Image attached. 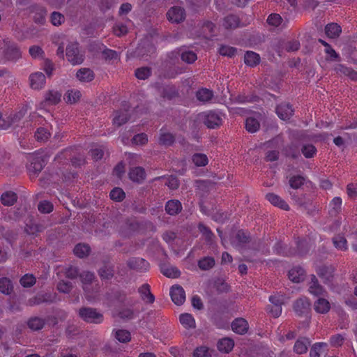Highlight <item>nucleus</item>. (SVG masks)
<instances>
[{
	"label": "nucleus",
	"instance_id": "nucleus-53",
	"mask_svg": "<svg viewBox=\"0 0 357 357\" xmlns=\"http://www.w3.org/2000/svg\"><path fill=\"white\" fill-rule=\"evenodd\" d=\"M50 136V133L45 128L40 127L35 132V137L38 142H46Z\"/></svg>",
	"mask_w": 357,
	"mask_h": 357
},
{
	"label": "nucleus",
	"instance_id": "nucleus-13",
	"mask_svg": "<svg viewBox=\"0 0 357 357\" xmlns=\"http://www.w3.org/2000/svg\"><path fill=\"white\" fill-rule=\"evenodd\" d=\"M294 112L291 105L287 102H282L276 107L278 116L284 121L289 119L293 116Z\"/></svg>",
	"mask_w": 357,
	"mask_h": 357
},
{
	"label": "nucleus",
	"instance_id": "nucleus-42",
	"mask_svg": "<svg viewBox=\"0 0 357 357\" xmlns=\"http://www.w3.org/2000/svg\"><path fill=\"white\" fill-rule=\"evenodd\" d=\"M175 142V136L170 132H160L159 137V144L160 145L170 146Z\"/></svg>",
	"mask_w": 357,
	"mask_h": 357
},
{
	"label": "nucleus",
	"instance_id": "nucleus-28",
	"mask_svg": "<svg viewBox=\"0 0 357 357\" xmlns=\"http://www.w3.org/2000/svg\"><path fill=\"white\" fill-rule=\"evenodd\" d=\"M234 340L229 337H224L220 340L217 345L218 350L225 354L229 353L234 348Z\"/></svg>",
	"mask_w": 357,
	"mask_h": 357
},
{
	"label": "nucleus",
	"instance_id": "nucleus-48",
	"mask_svg": "<svg viewBox=\"0 0 357 357\" xmlns=\"http://www.w3.org/2000/svg\"><path fill=\"white\" fill-rule=\"evenodd\" d=\"M192 160L197 167L206 166L208 162L206 155L199 153L193 154Z\"/></svg>",
	"mask_w": 357,
	"mask_h": 357
},
{
	"label": "nucleus",
	"instance_id": "nucleus-20",
	"mask_svg": "<svg viewBox=\"0 0 357 357\" xmlns=\"http://www.w3.org/2000/svg\"><path fill=\"white\" fill-rule=\"evenodd\" d=\"M165 211L170 215H176L182 211V204L177 199H171L165 204Z\"/></svg>",
	"mask_w": 357,
	"mask_h": 357
},
{
	"label": "nucleus",
	"instance_id": "nucleus-21",
	"mask_svg": "<svg viewBox=\"0 0 357 357\" xmlns=\"http://www.w3.org/2000/svg\"><path fill=\"white\" fill-rule=\"evenodd\" d=\"M335 72L340 75H346L352 80H357V72L343 64L338 63L334 67Z\"/></svg>",
	"mask_w": 357,
	"mask_h": 357
},
{
	"label": "nucleus",
	"instance_id": "nucleus-34",
	"mask_svg": "<svg viewBox=\"0 0 357 357\" xmlns=\"http://www.w3.org/2000/svg\"><path fill=\"white\" fill-rule=\"evenodd\" d=\"M342 199L340 197H334L330 203L331 209L329 214L331 216H337L342 210Z\"/></svg>",
	"mask_w": 357,
	"mask_h": 357
},
{
	"label": "nucleus",
	"instance_id": "nucleus-61",
	"mask_svg": "<svg viewBox=\"0 0 357 357\" xmlns=\"http://www.w3.org/2000/svg\"><path fill=\"white\" fill-rule=\"evenodd\" d=\"M236 52V48L227 46V45H221L219 48V53L222 56H227L229 57H232L235 55Z\"/></svg>",
	"mask_w": 357,
	"mask_h": 357
},
{
	"label": "nucleus",
	"instance_id": "nucleus-54",
	"mask_svg": "<svg viewBox=\"0 0 357 357\" xmlns=\"http://www.w3.org/2000/svg\"><path fill=\"white\" fill-rule=\"evenodd\" d=\"M305 178L302 176H293L289 178V183L291 188L294 189L300 188L305 183Z\"/></svg>",
	"mask_w": 357,
	"mask_h": 357
},
{
	"label": "nucleus",
	"instance_id": "nucleus-4",
	"mask_svg": "<svg viewBox=\"0 0 357 357\" xmlns=\"http://www.w3.org/2000/svg\"><path fill=\"white\" fill-rule=\"evenodd\" d=\"M155 51V47L153 42L149 38H144L140 41L133 52V56L143 59L153 54Z\"/></svg>",
	"mask_w": 357,
	"mask_h": 357
},
{
	"label": "nucleus",
	"instance_id": "nucleus-7",
	"mask_svg": "<svg viewBox=\"0 0 357 357\" xmlns=\"http://www.w3.org/2000/svg\"><path fill=\"white\" fill-rule=\"evenodd\" d=\"M167 17L172 23H181L185 19V9L179 6H174L169 9Z\"/></svg>",
	"mask_w": 357,
	"mask_h": 357
},
{
	"label": "nucleus",
	"instance_id": "nucleus-62",
	"mask_svg": "<svg viewBox=\"0 0 357 357\" xmlns=\"http://www.w3.org/2000/svg\"><path fill=\"white\" fill-rule=\"evenodd\" d=\"M113 32L116 36L121 37L128 33V28L122 23H116L113 26Z\"/></svg>",
	"mask_w": 357,
	"mask_h": 357
},
{
	"label": "nucleus",
	"instance_id": "nucleus-10",
	"mask_svg": "<svg viewBox=\"0 0 357 357\" xmlns=\"http://www.w3.org/2000/svg\"><path fill=\"white\" fill-rule=\"evenodd\" d=\"M61 93L56 90H48L41 105L43 107L56 105L61 101Z\"/></svg>",
	"mask_w": 357,
	"mask_h": 357
},
{
	"label": "nucleus",
	"instance_id": "nucleus-14",
	"mask_svg": "<svg viewBox=\"0 0 357 357\" xmlns=\"http://www.w3.org/2000/svg\"><path fill=\"white\" fill-rule=\"evenodd\" d=\"M30 10L33 13V21L38 24H44L45 22V16L47 10L44 7L33 5L30 7Z\"/></svg>",
	"mask_w": 357,
	"mask_h": 357
},
{
	"label": "nucleus",
	"instance_id": "nucleus-11",
	"mask_svg": "<svg viewBox=\"0 0 357 357\" xmlns=\"http://www.w3.org/2000/svg\"><path fill=\"white\" fill-rule=\"evenodd\" d=\"M29 81L31 89L39 90L45 86L46 79L43 73L36 72L30 75Z\"/></svg>",
	"mask_w": 357,
	"mask_h": 357
},
{
	"label": "nucleus",
	"instance_id": "nucleus-59",
	"mask_svg": "<svg viewBox=\"0 0 357 357\" xmlns=\"http://www.w3.org/2000/svg\"><path fill=\"white\" fill-rule=\"evenodd\" d=\"M67 97V102L70 104L75 103L78 101L81 97V93L79 91H68L65 95Z\"/></svg>",
	"mask_w": 357,
	"mask_h": 357
},
{
	"label": "nucleus",
	"instance_id": "nucleus-39",
	"mask_svg": "<svg viewBox=\"0 0 357 357\" xmlns=\"http://www.w3.org/2000/svg\"><path fill=\"white\" fill-rule=\"evenodd\" d=\"M13 291L11 280L6 277L0 279V291L5 295H10Z\"/></svg>",
	"mask_w": 357,
	"mask_h": 357
},
{
	"label": "nucleus",
	"instance_id": "nucleus-44",
	"mask_svg": "<svg viewBox=\"0 0 357 357\" xmlns=\"http://www.w3.org/2000/svg\"><path fill=\"white\" fill-rule=\"evenodd\" d=\"M215 266V259L212 257H204L198 261V266L201 270L207 271Z\"/></svg>",
	"mask_w": 357,
	"mask_h": 357
},
{
	"label": "nucleus",
	"instance_id": "nucleus-24",
	"mask_svg": "<svg viewBox=\"0 0 357 357\" xmlns=\"http://www.w3.org/2000/svg\"><path fill=\"white\" fill-rule=\"evenodd\" d=\"M129 178L133 182L141 183L146 178V172L144 168L136 167L132 168L129 172Z\"/></svg>",
	"mask_w": 357,
	"mask_h": 357
},
{
	"label": "nucleus",
	"instance_id": "nucleus-37",
	"mask_svg": "<svg viewBox=\"0 0 357 357\" xmlns=\"http://www.w3.org/2000/svg\"><path fill=\"white\" fill-rule=\"evenodd\" d=\"M91 251L90 247L87 244L78 243L73 249L74 254L79 258L87 257Z\"/></svg>",
	"mask_w": 357,
	"mask_h": 357
},
{
	"label": "nucleus",
	"instance_id": "nucleus-23",
	"mask_svg": "<svg viewBox=\"0 0 357 357\" xmlns=\"http://www.w3.org/2000/svg\"><path fill=\"white\" fill-rule=\"evenodd\" d=\"M98 272L102 280H109L114 275V266L112 264H105Z\"/></svg>",
	"mask_w": 357,
	"mask_h": 357
},
{
	"label": "nucleus",
	"instance_id": "nucleus-63",
	"mask_svg": "<svg viewBox=\"0 0 357 357\" xmlns=\"http://www.w3.org/2000/svg\"><path fill=\"white\" fill-rule=\"evenodd\" d=\"M327 344L324 342H317L314 344L310 351V357H320V350L323 347H326Z\"/></svg>",
	"mask_w": 357,
	"mask_h": 357
},
{
	"label": "nucleus",
	"instance_id": "nucleus-30",
	"mask_svg": "<svg viewBox=\"0 0 357 357\" xmlns=\"http://www.w3.org/2000/svg\"><path fill=\"white\" fill-rule=\"evenodd\" d=\"M331 308L330 303L325 298H320L314 302V309L317 313L326 314Z\"/></svg>",
	"mask_w": 357,
	"mask_h": 357
},
{
	"label": "nucleus",
	"instance_id": "nucleus-50",
	"mask_svg": "<svg viewBox=\"0 0 357 357\" xmlns=\"http://www.w3.org/2000/svg\"><path fill=\"white\" fill-rule=\"evenodd\" d=\"M135 75L139 79H146L151 75V68L149 67L138 68L135 70Z\"/></svg>",
	"mask_w": 357,
	"mask_h": 357
},
{
	"label": "nucleus",
	"instance_id": "nucleus-18",
	"mask_svg": "<svg viewBox=\"0 0 357 357\" xmlns=\"http://www.w3.org/2000/svg\"><path fill=\"white\" fill-rule=\"evenodd\" d=\"M160 96L167 100H172L178 96V92L174 85H165L158 89Z\"/></svg>",
	"mask_w": 357,
	"mask_h": 357
},
{
	"label": "nucleus",
	"instance_id": "nucleus-51",
	"mask_svg": "<svg viewBox=\"0 0 357 357\" xmlns=\"http://www.w3.org/2000/svg\"><path fill=\"white\" fill-rule=\"evenodd\" d=\"M259 121L252 117H249L245 121V128L249 132H255L259 128Z\"/></svg>",
	"mask_w": 357,
	"mask_h": 357
},
{
	"label": "nucleus",
	"instance_id": "nucleus-36",
	"mask_svg": "<svg viewBox=\"0 0 357 357\" xmlns=\"http://www.w3.org/2000/svg\"><path fill=\"white\" fill-rule=\"evenodd\" d=\"M240 20L235 15H229L224 18L223 26L225 29H236L238 26Z\"/></svg>",
	"mask_w": 357,
	"mask_h": 357
},
{
	"label": "nucleus",
	"instance_id": "nucleus-58",
	"mask_svg": "<svg viewBox=\"0 0 357 357\" xmlns=\"http://www.w3.org/2000/svg\"><path fill=\"white\" fill-rule=\"evenodd\" d=\"M79 269L76 266H70L66 268L65 275L68 279H76L77 277H79Z\"/></svg>",
	"mask_w": 357,
	"mask_h": 357
},
{
	"label": "nucleus",
	"instance_id": "nucleus-64",
	"mask_svg": "<svg viewBox=\"0 0 357 357\" xmlns=\"http://www.w3.org/2000/svg\"><path fill=\"white\" fill-rule=\"evenodd\" d=\"M194 357H211L209 349L206 347H201L197 348L194 353Z\"/></svg>",
	"mask_w": 357,
	"mask_h": 357
},
{
	"label": "nucleus",
	"instance_id": "nucleus-16",
	"mask_svg": "<svg viewBox=\"0 0 357 357\" xmlns=\"http://www.w3.org/2000/svg\"><path fill=\"white\" fill-rule=\"evenodd\" d=\"M282 153L287 158L297 160L301 157L300 146L296 143L291 142L284 147Z\"/></svg>",
	"mask_w": 357,
	"mask_h": 357
},
{
	"label": "nucleus",
	"instance_id": "nucleus-57",
	"mask_svg": "<svg viewBox=\"0 0 357 357\" xmlns=\"http://www.w3.org/2000/svg\"><path fill=\"white\" fill-rule=\"evenodd\" d=\"M45 227L43 225L31 222L30 224H26L25 231L28 234L33 235L36 233L43 231Z\"/></svg>",
	"mask_w": 357,
	"mask_h": 357
},
{
	"label": "nucleus",
	"instance_id": "nucleus-56",
	"mask_svg": "<svg viewBox=\"0 0 357 357\" xmlns=\"http://www.w3.org/2000/svg\"><path fill=\"white\" fill-rule=\"evenodd\" d=\"M333 243L334 246L339 250H346L347 248L346 238L340 235L333 237Z\"/></svg>",
	"mask_w": 357,
	"mask_h": 357
},
{
	"label": "nucleus",
	"instance_id": "nucleus-40",
	"mask_svg": "<svg viewBox=\"0 0 357 357\" xmlns=\"http://www.w3.org/2000/svg\"><path fill=\"white\" fill-rule=\"evenodd\" d=\"M179 320L185 328H195L196 327L195 319L190 314H181Z\"/></svg>",
	"mask_w": 357,
	"mask_h": 357
},
{
	"label": "nucleus",
	"instance_id": "nucleus-45",
	"mask_svg": "<svg viewBox=\"0 0 357 357\" xmlns=\"http://www.w3.org/2000/svg\"><path fill=\"white\" fill-rule=\"evenodd\" d=\"M273 249L274 252L279 255L291 256L296 253L294 251L291 250H287V245L283 244L281 241L277 242Z\"/></svg>",
	"mask_w": 357,
	"mask_h": 357
},
{
	"label": "nucleus",
	"instance_id": "nucleus-6",
	"mask_svg": "<svg viewBox=\"0 0 357 357\" xmlns=\"http://www.w3.org/2000/svg\"><path fill=\"white\" fill-rule=\"evenodd\" d=\"M203 123L208 128H216L222 123V119L220 115L213 111H210L199 115Z\"/></svg>",
	"mask_w": 357,
	"mask_h": 357
},
{
	"label": "nucleus",
	"instance_id": "nucleus-35",
	"mask_svg": "<svg viewBox=\"0 0 357 357\" xmlns=\"http://www.w3.org/2000/svg\"><path fill=\"white\" fill-rule=\"evenodd\" d=\"M300 151L305 158H314L317 153V148L312 144H304L300 148Z\"/></svg>",
	"mask_w": 357,
	"mask_h": 357
},
{
	"label": "nucleus",
	"instance_id": "nucleus-49",
	"mask_svg": "<svg viewBox=\"0 0 357 357\" xmlns=\"http://www.w3.org/2000/svg\"><path fill=\"white\" fill-rule=\"evenodd\" d=\"M111 199L114 202H122L126 197V193L121 188H113L109 193Z\"/></svg>",
	"mask_w": 357,
	"mask_h": 357
},
{
	"label": "nucleus",
	"instance_id": "nucleus-60",
	"mask_svg": "<svg viewBox=\"0 0 357 357\" xmlns=\"http://www.w3.org/2000/svg\"><path fill=\"white\" fill-rule=\"evenodd\" d=\"M38 209L42 213H50L53 210V204L48 201H42L39 202Z\"/></svg>",
	"mask_w": 357,
	"mask_h": 357
},
{
	"label": "nucleus",
	"instance_id": "nucleus-9",
	"mask_svg": "<svg viewBox=\"0 0 357 357\" xmlns=\"http://www.w3.org/2000/svg\"><path fill=\"white\" fill-rule=\"evenodd\" d=\"M170 296L172 301L177 305H182L185 301V291L179 284H175L171 287Z\"/></svg>",
	"mask_w": 357,
	"mask_h": 357
},
{
	"label": "nucleus",
	"instance_id": "nucleus-2",
	"mask_svg": "<svg viewBox=\"0 0 357 357\" xmlns=\"http://www.w3.org/2000/svg\"><path fill=\"white\" fill-rule=\"evenodd\" d=\"M130 106L127 102H123L121 104V107L113 113V124L117 127L126 123L131 117V112L130 111Z\"/></svg>",
	"mask_w": 357,
	"mask_h": 357
},
{
	"label": "nucleus",
	"instance_id": "nucleus-8",
	"mask_svg": "<svg viewBox=\"0 0 357 357\" xmlns=\"http://www.w3.org/2000/svg\"><path fill=\"white\" fill-rule=\"evenodd\" d=\"M335 268L331 265H321L317 267L316 272L324 282H331L334 276Z\"/></svg>",
	"mask_w": 357,
	"mask_h": 357
},
{
	"label": "nucleus",
	"instance_id": "nucleus-55",
	"mask_svg": "<svg viewBox=\"0 0 357 357\" xmlns=\"http://www.w3.org/2000/svg\"><path fill=\"white\" fill-rule=\"evenodd\" d=\"M115 337L122 343H126L131 340L130 333L126 330H117L115 332Z\"/></svg>",
	"mask_w": 357,
	"mask_h": 357
},
{
	"label": "nucleus",
	"instance_id": "nucleus-31",
	"mask_svg": "<svg viewBox=\"0 0 357 357\" xmlns=\"http://www.w3.org/2000/svg\"><path fill=\"white\" fill-rule=\"evenodd\" d=\"M17 200V195L12 191H6L1 196V202L6 206H13Z\"/></svg>",
	"mask_w": 357,
	"mask_h": 357
},
{
	"label": "nucleus",
	"instance_id": "nucleus-25",
	"mask_svg": "<svg viewBox=\"0 0 357 357\" xmlns=\"http://www.w3.org/2000/svg\"><path fill=\"white\" fill-rule=\"evenodd\" d=\"M266 197L273 205L285 211H288L289 209V205L278 195L274 193H268L266 194Z\"/></svg>",
	"mask_w": 357,
	"mask_h": 357
},
{
	"label": "nucleus",
	"instance_id": "nucleus-15",
	"mask_svg": "<svg viewBox=\"0 0 357 357\" xmlns=\"http://www.w3.org/2000/svg\"><path fill=\"white\" fill-rule=\"evenodd\" d=\"M232 331L239 335L245 334L249 328L248 321L241 317L236 318L231 324Z\"/></svg>",
	"mask_w": 357,
	"mask_h": 357
},
{
	"label": "nucleus",
	"instance_id": "nucleus-19",
	"mask_svg": "<svg viewBox=\"0 0 357 357\" xmlns=\"http://www.w3.org/2000/svg\"><path fill=\"white\" fill-rule=\"evenodd\" d=\"M311 342L309 338L302 337L298 338L294 346V351L297 354H305L310 345Z\"/></svg>",
	"mask_w": 357,
	"mask_h": 357
},
{
	"label": "nucleus",
	"instance_id": "nucleus-17",
	"mask_svg": "<svg viewBox=\"0 0 357 357\" xmlns=\"http://www.w3.org/2000/svg\"><path fill=\"white\" fill-rule=\"evenodd\" d=\"M45 165V160L41 157L33 158L28 168L31 176L33 175L36 177L43 169Z\"/></svg>",
	"mask_w": 357,
	"mask_h": 357
},
{
	"label": "nucleus",
	"instance_id": "nucleus-22",
	"mask_svg": "<svg viewBox=\"0 0 357 357\" xmlns=\"http://www.w3.org/2000/svg\"><path fill=\"white\" fill-rule=\"evenodd\" d=\"M289 278L294 282H301L305 280V271L301 266L291 268L288 273Z\"/></svg>",
	"mask_w": 357,
	"mask_h": 357
},
{
	"label": "nucleus",
	"instance_id": "nucleus-29",
	"mask_svg": "<svg viewBox=\"0 0 357 357\" xmlns=\"http://www.w3.org/2000/svg\"><path fill=\"white\" fill-rule=\"evenodd\" d=\"M138 292L141 295L143 301H146L149 303H153L155 301V296L151 294L150 290V285L149 284H142L138 289Z\"/></svg>",
	"mask_w": 357,
	"mask_h": 357
},
{
	"label": "nucleus",
	"instance_id": "nucleus-1",
	"mask_svg": "<svg viewBox=\"0 0 357 357\" xmlns=\"http://www.w3.org/2000/svg\"><path fill=\"white\" fill-rule=\"evenodd\" d=\"M79 317L85 322L93 324H100L104 320V316L98 309L91 307H82L78 310Z\"/></svg>",
	"mask_w": 357,
	"mask_h": 357
},
{
	"label": "nucleus",
	"instance_id": "nucleus-52",
	"mask_svg": "<svg viewBox=\"0 0 357 357\" xmlns=\"http://www.w3.org/2000/svg\"><path fill=\"white\" fill-rule=\"evenodd\" d=\"M36 282V279L32 274H25L20 280L21 285L25 288L32 287Z\"/></svg>",
	"mask_w": 357,
	"mask_h": 357
},
{
	"label": "nucleus",
	"instance_id": "nucleus-12",
	"mask_svg": "<svg viewBox=\"0 0 357 357\" xmlns=\"http://www.w3.org/2000/svg\"><path fill=\"white\" fill-rule=\"evenodd\" d=\"M128 266L131 269L142 272L149 269V263L143 258L133 257L128 261Z\"/></svg>",
	"mask_w": 357,
	"mask_h": 357
},
{
	"label": "nucleus",
	"instance_id": "nucleus-5",
	"mask_svg": "<svg viewBox=\"0 0 357 357\" xmlns=\"http://www.w3.org/2000/svg\"><path fill=\"white\" fill-rule=\"evenodd\" d=\"M295 313L299 317H310L311 303L307 297L296 299L293 304Z\"/></svg>",
	"mask_w": 357,
	"mask_h": 357
},
{
	"label": "nucleus",
	"instance_id": "nucleus-38",
	"mask_svg": "<svg viewBox=\"0 0 357 357\" xmlns=\"http://www.w3.org/2000/svg\"><path fill=\"white\" fill-rule=\"evenodd\" d=\"M342 29L340 26L336 23L328 24L325 27L326 34L331 38L338 37Z\"/></svg>",
	"mask_w": 357,
	"mask_h": 357
},
{
	"label": "nucleus",
	"instance_id": "nucleus-41",
	"mask_svg": "<svg viewBox=\"0 0 357 357\" xmlns=\"http://www.w3.org/2000/svg\"><path fill=\"white\" fill-rule=\"evenodd\" d=\"M198 229L200 233L204 237L205 241L208 243L211 244L213 241V238H215V235L210 229V228L204 225L203 223H199L198 225Z\"/></svg>",
	"mask_w": 357,
	"mask_h": 357
},
{
	"label": "nucleus",
	"instance_id": "nucleus-33",
	"mask_svg": "<svg viewBox=\"0 0 357 357\" xmlns=\"http://www.w3.org/2000/svg\"><path fill=\"white\" fill-rule=\"evenodd\" d=\"M5 56L8 60H17L21 57V52L17 45H11L6 48Z\"/></svg>",
	"mask_w": 357,
	"mask_h": 357
},
{
	"label": "nucleus",
	"instance_id": "nucleus-47",
	"mask_svg": "<svg viewBox=\"0 0 357 357\" xmlns=\"http://www.w3.org/2000/svg\"><path fill=\"white\" fill-rule=\"evenodd\" d=\"M79 278L82 284H84L83 289L84 291L86 290V285L90 284L92 283L95 278V275L93 273L90 271H83L79 274Z\"/></svg>",
	"mask_w": 357,
	"mask_h": 357
},
{
	"label": "nucleus",
	"instance_id": "nucleus-3",
	"mask_svg": "<svg viewBox=\"0 0 357 357\" xmlns=\"http://www.w3.org/2000/svg\"><path fill=\"white\" fill-rule=\"evenodd\" d=\"M66 57L73 65L81 64L84 60V54L79 50L78 43H71L66 47Z\"/></svg>",
	"mask_w": 357,
	"mask_h": 357
},
{
	"label": "nucleus",
	"instance_id": "nucleus-43",
	"mask_svg": "<svg viewBox=\"0 0 357 357\" xmlns=\"http://www.w3.org/2000/svg\"><path fill=\"white\" fill-rule=\"evenodd\" d=\"M161 272L164 275L170 278H177L181 275V272L174 266H162Z\"/></svg>",
	"mask_w": 357,
	"mask_h": 357
},
{
	"label": "nucleus",
	"instance_id": "nucleus-26",
	"mask_svg": "<svg viewBox=\"0 0 357 357\" xmlns=\"http://www.w3.org/2000/svg\"><path fill=\"white\" fill-rule=\"evenodd\" d=\"M76 77L81 82H89L94 79L95 75L90 68H82L77 72Z\"/></svg>",
	"mask_w": 357,
	"mask_h": 357
},
{
	"label": "nucleus",
	"instance_id": "nucleus-46",
	"mask_svg": "<svg viewBox=\"0 0 357 357\" xmlns=\"http://www.w3.org/2000/svg\"><path fill=\"white\" fill-rule=\"evenodd\" d=\"M213 96V91L207 89H199L196 93L197 98L202 102H208Z\"/></svg>",
	"mask_w": 357,
	"mask_h": 357
},
{
	"label": "nucleus",
	"instance_id": "nucleus-32",
	"mask_svg": "<svg viewBox=\"0 0 357 357\" xmlns=\"http://www.w3.org/2000/svg\"><path fill=\"white\" fill-rule=\"evenodd\" d=\"M260 56L258 54L247 51L244 55V62L247 66L254 67L259 63Z\"/></svg>",
	"mask_w": 357,
	"mask_h": 357
},
{
	"label": "nucleus",
	"instance_id": "nucleus-27",
	"mask_svg": "<svg viewBox=\"0 0 357 357\" xmlns=\"http://www.w3.org/2000/svg\"><path fill=\"white\" fill-rule=\"evenodd\" d=\"M45 324V320L39 317H31L27 321V326L33 331L41 330Z\"/></svg>",
	"mask_w": 357,
	"mask_h": 357
}]
</instances>
